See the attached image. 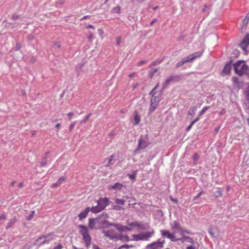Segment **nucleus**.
<instances>
[{"label": "nucleus", "mask_w": 249, "mask_h": 249, "mask_svg": "<svg viewBox=\"0 0 249 249\" xmlns=\"http://www.w3.org/2000/svg\"><path fill=\"white\" fill-rule=\"evenodd\" d=\"M233 69L236 74L241 76L246 75L249 77V67L244 61H238L233 64Z\"/></svg>", "instance_id": "f257e3e1"}, {"label": "nucleus", "mask_w": 249, "mask_h": 249, "mask_svg": "<svg viewBox=\"0 0 249 249\" xmlns=\"http://www.w3.org/2000/svg\"><path fill=\"white\" fill-rule=\"evenodd\" d=\"M149 95L152 96L150 100V106L148 109V113L150 114L157 108L160 101V94L157 95L156 92L151 91Z\"/></svg>", "instance_id": "f03ea898"}, {"label": "nucleus", "mask_w": 249, "mask_h": 249, "mask_svg": "<svg viewBox=\"0 0 249 249\" xmlns=\"http://www.w3.org/2000/svg\"><path fill=\"white\" fill-rule=\"evenodd\" d=\"M109 204V199L107 197L100 198L97 201L96 206L92 207L91 211L93 213H98L103 211Z\"/></svg>", "instance_id": "7ed1b4c3"}, {"label": "nucleus", "mask_w": 249, "mask_h": 249, "mask_svg": "<svg viewBox=\"0 0 249 249\" xmlns=\"http://www.w3.org/2000/svg\"><path fill=\"white\" fill-rule=\"evenodd\" d=\"M80 233L83 236L86 246L88 247L91 244V238L89 235V228L84 225L79 226Z\"/></svg>", "instance_id": "20e7f679"}, {"label": "nucleus", "mask_w": 249, "mask_h": 249, "mask_svg": "<svg viewBox=\"0 0 249 249\" xmlns=\"http://www.w3.org/2000/svg\"><path fill=\"white\" fill-rule=\"evenodd\" d=\"M149 144V137L147 135H141L139 140L138 144L134 152L137 153L142 149L146 148Z\"/></svg>", "instance_id": "39448f33"}, {"label": "nucleus", "mask_w": 249, "mask_h": 249, "mask_svg": "<svg viewBox=\"0 0 249 249\" xmlns=\"http://www.w3.org/2000/svg\"><path fill=\"white\" fill-rule=\"evenodd\" d=\"M154 233V231L141 232L137 234H133V240L134 241H148Z\"/></svg>", "instance_id": "423d86ee"}, {"label": "nucleus", "mask_w": 249, "mask_h": 249, "mask_svg": "<svg viewBox=\"0 0 249 249\" xmlns=\"http://www.w3.org/2000/svg\"><path fill=\"white\" fill-rule=\"evenodd\" d=\"M202 53L200 52L195 53L188 56L183 58L181 60L178 61L177 64V67L179 68L185 63L193 61L197 58H199L202 55Z\"/></svg>", "instance_id": "0eeeda50"}, {"label": "nucleus", "mask_w": 249, "mask_h": 249, "mask_svg": "<svg viewBox=\"0 0 249 249\" xmlns=\"http://www.w3.org/2000/svg\"><path fill=\"white\" fill-rule=\"evenodd\" d=\"M165 241L161 238L146 245L145 249H161L163 247Z\"/></svg>", "instance_id": "6e6552de"}, {"label": "nucleus", "mask_w": 249, "mask_h": 249, "mask_svg": "<svg viewBox=\"0 0 249 249\" xmlns=\"http://www.w3.org/2000/svg\"><path fill=\"white\" fill-rule=\"evenodd\" d=\"M52 236V234H50L40 237L36 239V243L39 245L49 243L53 239Z\"/></svg>", "instance_id": "1a4fd4ad"}, {"label": "nucleus", "mask_w": 249, "mask_h": 249, "mask_svg": "<svg viewBox=\"0 0 249 249\" xmlns=\"http://www.w3.org/2000/svg\"><path fill=\"white\" fill-rule=\"evenodd\" d=\"M160 232L162 237H166L172 242H176L179 240V239L176 238L173 233H171L169 231L162 230H160Z\"/></svg>", "instance_id": "9d476101"}, {"label": "nucleus", "mask_w": 249, "mask_h": 249, "mask_svg": "<svg viewBox=\"0 0 249 249\" xmlns=\"http://www.w3.org/2000/svg\"><path fill=\"white\" fill-rule=\"evenodd\" d=\"M249 45V33H247L242 41L240 42L239 46L240 48L244 51H246Z\"/></svg>", "instance_id": "9b49d317"}, {"label": "nucleus", "mask_w": 249, "mask_h": 249, "mask_svg": "<svg viewBox=\"0 0 249 249\" xmlns=\"http://www.w3.org/2000/svg\"><path fill=\"white\" fill-rule=\"evenodd\" d=\"M103 233L106 236L109 237L110 239L115 240L118 239V235L114 230L111 229L104 231Z\"/></svg>", "instance_id": "f8f14e48"}, {"label": "nucleus", "mask_w": 249, "mask_h": 249, "mask_svg": "<svg viewBox=\"0 0 249 249\" xmlns=\"http://www.w3.org/2000/svg\"><path fill=\"white\" fill-rule=\"evenodd\" d=\"M105 215L107 216V214L105 213ZM104 217V214H102V216L98 217V219L100 220L99 221L101 222H99V223H100L102 228H105L109 226H111V224H112V223H110L108 221L106 220Z\"/></svg>", "instance_id": "ddd939ff"}, {"label": "nucleus", "mask_w": 249, "mask_h": 249, "mask_svg": "<svg viewBox=\"0 0 249 249\" xmlns=\"http://www.w3.org/2000/svg\"><path fill=\"white\" fill-rule=\"evenodd\" d=\"M231 62H229L225 65L224 69L222 71V75H224L229 74L231 72Z\"/></svg>", "instance_id": "4468645a"}, {"label": "nucleus", "mask_w": 249, "mask_h": 249, "mask_svg": "<svg viewBox=\"0 0 249 249\" xmlns=\"http://www.w3.org/2000/svg\"><path fill=\"white\" fill-rule=\"evenodd\" d=\"M171 228L173 230L180 232L181 233L183 232V231L180 227L179 223L176 221H174L173 224L171 225Z\"/></svg>", "instance_id": "2eb2a0df"}, {"label": "nucleus", "mask_w": 249, "mask_h": 249, "mask_svg": "<svg viewBox=\"0 0 249 249\" xmlns=\"http://www.w3.org/2000/svg\"><path fill=\"white\" fill-rule=\"evenodd\" d=\"M90 209L91 208L88 207L87 208H86V209H85V210H84L83 212H81L78 214V216L79 218V220H82V219L85 218L87 217L89 211L90 210L91 211Z\"/></svg>", "instance_id": "dca6fc26"}, {"label": "nucleus", "mask_w": 249, "mask_h": 249, "mask_svg": "<svg viewBox=\"0 0 249 249\" xmlns=\"http://www.w3.org/2000/svg\"><path fill=\"white\" fill-rule=\"evenodd\" d=\"M232 81L233 86L235 89H240L241 88V84L238 81V79L237 77H232Z\"/></svg>", "instance_id": "f3484780"}, {"label": "nucleus", "mask_w": 249, "mask_h": 249, "mask_svg": "<svg viewBox=\"0 0 249 249\" xmlns=\"http://www.w3.org/2000/svg\"><path fill=\"white\" fill-rule=\"evenodd\" d=\"M107 163H106L105 166L107 167H109L110 166L112 165L115 162V160L114 159V156L111 155L110 156L108 159H107Z\"/></svg>", "instance_id": "a211bd4d"}, {"label": "nucleus", "mask_w": 249, "mask_h": 249, "mask_svg": "<svg viewBox=\"0 0 249 249\" xmlns=\"http://www.w3.org/2000/svg\"><path fill=\"white\" fill-rule=\"evenodd\" d=\"M111 226L115 227L119 231H126V226H123L120 224L112 223Z\"/></svg>", "instance_id": "6ab92c4d"}, {"label": "nucleus", "mask_w": 249, "mask_h": 249, "mask_svg": "<svg viewBox=\"0 0 249 249\" xmlns=\"http://www.w3.org/2000/svg\"><path fill=\"white\" fill-rule=\"evenodd\" d=\"M97 223L95 219L90 218L89 222V227L90 230H94L96 229L95 224Z\"/></svg>", "instance_id": "aec40b11"}, {"label": "nucleus", "mask_w": 249, "mask_h": 249, "mask_svg": "<svg viewBox=\"0 0 249 249\" xmlns=\"http://www.w3.org/2000/svg\"><path fill=\"white\" fill-rule=\"evenodd\" d=\"M123 187V185L120 183H115L114 185L109 187V189L112 190H121Z\"/></svg>", "instance_id": "412c9836"}, {"label": "nucleus", "mask_w": 249, "mask_h": 249, "mask_svg": "<svg viewBox=\"0 0 249 249\" xmlns=\"http://www.w3.org/2000/svg\"><path fill=\"white\" fill-rule=\"evenodd\" d=\"M16 221L17 219L15 217L11 218V219L9 220V222H8L6 228L7 229L10 228H11L13 226V225H14L15 224Z\"/></svg>", "instance_id": "4be33fe9"}, {"label": "nucleus", "mask_w": 249, "mask_h": 249, "mask_svg": "<svg viewBox=\"0 0 249 249\" xmlns=\"http://www.w3.org/2000/svg\"><path fill=\"white\" fill-rule=\"evenodd\" d=\"M218 231L216 228H210L208 230L209 233L212 237H215L216 235H215V233Z\"/></svg>", "instance_id": "5701e85b"}, {"label": "nucleus", "mask_w": 249, "mask_h": 249, "mask_svg": "<svg viewBox=\"0 0 249 249\" xmlns=\"http://www.w3.org/2000/svg\"><path fill=\"white\" fill-rule=\"evenodd\" d=\"M196 110V107H191L190 108L189 110L188 111V112L187 114L188 117H189V116H190L191 117H193L195 115Z\"/></svg>", "instance_id": "b1692460"}, {"label": "nucleus", "mask_w": 249, "mask_h": 249, "mask_svg": "<svg viewBox=\"0 0 249 249\" xmlns=\"http://www.w3.org/2000/svg\"><path fill=\"white\" fill-rule=\"evenodd\" d=\"M137 174V171H133L131 174H127V176L131 180H135L136 178V175Z\"/></svg>", "instance_id": "393cba45"}, {"label": "nucleus", "mask_w": 249, "mask_h": 249, "mask_svg": "<svg viewBox=\"0 0 249 249\" xmlns=\"http://www.w3.org/2000/svg\"><path fill=\"white\" fill-rule=\"evenodd\" d=\"M65 180V178L61 177L59 178L57 181L55 183H53L52 186L53 187H56L61 184Z\"/></svg>", "instance_id": "a878e982"}, {"label": "nucleus", "mask_w": 249, "mask_h": 249, "mask_svg": "<svg viewBox=\"0 0 249 249\" xmlns=\"http://www.w3.org/2000/svg\"><path fill=\"white\" fill-rule=\"evenodd\" d=\"M134 122L133 123L134 125H136L139 124L140 122V116L138 115V114L137 113L134 115Z\"/></svg>", "instance_id": "bb28decb"}, {"label": "nucleus", "mask_w": 249, "mask_h": 249, "mask_svg": "<svg viewBox=\"0 0 249 249\" xmlns=\"http://www.w3.org/2000/svg\"><path fill=\"white\" fill-rule=\"evenodd\" d=\"M183 241H185L191 243L192 244L194 243V240H193V239L189 236L184 235L183 236Z\"/></svg>", "instance_id": "cd10ccee"}, {"label": "nucleus", "mask_w": 249, "mask_h": 249, "mask_svg": "<svg viewBox=\"0 0 249 249\" xmlns=\"http://www.w3.org/2000/svg\"><path fill=\"white\" fill-rule=\"evenodd\" d=\"M125 200L124 199L116 198L115 200V202L116 203L121 205H124L125 203Z\"/></svg>", "instance_id": "c85d7f7f"}, {"label": "nucleus", "mask_w": 249, "mask_h": 249, "mask_svg": "<svg viewBox=\"0 0 249 249\" xmlns=\"http://www.w3.org/2000/svg\"><path fill=\"white\" fill-rule=\"evenodd\" d=\"M249 21V20L247 18H245L243 20V24H242V27H241V29L242 30H243L244 29L246 28L247 25L248 24Z\"/></svg>", "instance_id": "c756f323"}, {"label": "nucleus", "mask_w": 249, "mask_h": 249, "mask_svg": "<svg viewBox=\"0 0 249 249\" xmlns=\"http://www.w3.org/2000/svg\"><path fill=\"white\" fill-rule=\"evenodd\" d=\"M193 159L194 160V164H196L199 159V155L197 153H195L193 155Z\"/></svg>", "instance_id": "7c9ffc66"}, {"label": "nucleus", "mask_w": 249, "mask_h": 249, "mask_svg": "<svg viewBox=\"0 0 249 249\" xmlns=\"http://www.w3.org/2000/svg\"><path fill=\"white\" fill-rule=\"evenodd\" d=\"M213 196L215 197H218L222 196V191L220 189H218L213 193Z\"/></svg>", "instance_id": "2f4dec72"}, {"label": "nucleus", "mask_w": 249, "mask_h": 249, "mask_svg": "<svg viewBox=\"0 0 249 249\" xmlns=\"http://www.w3.org/2000/svg\"><path fill=\"white\" fill-rule=\"evenodd\" d=\"M209 107H204L202 108V109L200 111H199L198 114L199 116H201L202 115H203L206 112V111L209 108Z\"/></svg>", "instance_id": "473e14b6"}, {"label": "nucleus", "mask_w": 249, "mask_h": 249, "mask_svg": "<svg viewBox=\"0 0 249 249\" xmlns=\"http://www.w3.org/2000/svg\"><path fill=\"white\" fill-rule=\"evenodd\" d=\"M121 10V7L120 6H116L114 7L112 9V12L113 13H120Z\"/></svg>", "instance_id": "72a5a7b5"}, {"label": "nucleus", "mask_w": 249, "mask_h": 249, "mask_svg": "<svg viewBox=\"0 0 249 249\" xmlns=\"http://www.w3.org/2000/svg\"><path fill=\"white\" fill-rule=\"evenodd\" d=\"M133 245H124L119 247L120 249H130V248H133Z\"/></svg>", "instance_id": "f704fd0d"}, {"label": "nucleus", "mask_w": 249, "mask_h": 249, "mask_svg": "<svg viewBox=\"0 0 249 249\" xmlns=\"http://www.w3.org/2000/svg\"><path fill=\"white\" fill-rule=\"evenodd\" d=\"M53 47L55 50H57L60 48V44L59 42H55L53 43Z\"/></svg>", "instance_id": "c9c22d12"}, {"label": "nucleus", "mask_w": 249, "mask_h": 249, "mask_svg": "<svg viewBox=\"0 0 249 249\" xmlns=\"http://www.w3.org/2000/svg\"><path fill=\"white\" fill-rule=\"evenodd\" d=\"M157 71H158L157 69H154L151 70L149 73V77H152L154 76V75L155 74V73L157 72Z\"/></svg>", "instance_id": "e433bc0d"}, {"label": "nucleus", "mask_w": 249, "mask_h": 249, "mask_svg": "<svg viewBox=\"0 0 249 249\" xmlns=\"http://www.w3.org/2000/svg\"><path fill=\"white\" fill-rule=\"evenodd\" d=\"M90 116V114H89L87 115L86 116L85 119L83 120H81L80 121L81 124H84L86 123V122L89 119Z\"/></svg>", "instance_id": "4c0bfd02"}, {"label": "nucleus", "mask_w": 249, "mask_h": 249, "mask_svg": "<svg viewBox=\"0 0 249 249\" xmlns=\"http://www.w3.org/2000/svg\"><path fill=\"white\" fill-rule=\"evenodd\" d=\"M99 220L98 219V217L95 218V221H96V222H97V223L95 224V226L96 227L95 229H99L102 228L100 225V223H99V222H100Z\"/></svg>", "instance_id": "58836bf2"}, {"label": "nucleus", "mask_w": 249, "mask_h": 249, "mask_svg": "<svg viewBox=\"0 0 249 249\" xmlns=\"http://www.w3.org/2000/svg\"><path fill=\"white\" fill-rule=\"evenodd\" d=\"M170 83V82L167 79L162 84V90L164 89Z\"/></svg>", "instance_id": "ea45409f"}, {"label": "nucleus", "mask_w": 249, "mask_h": 249, "mask_svg": "<svg viewBox=\"0 0 249 249\" xmlns=\"http://www.w3.org/2000/svg\"><path fill=\"white\" fill-rule=\"evenodd\" d=\"M170 83V82L167 79L162 84V90L164 89Z\"/></svg>", "instance_id": "a19ab883"}, {"label": "nucleus", "mask_w": 249, "mask_h": 249, "mask_svg": "<svg viewBox=\"0 0 249 249\" xmlns=\"http://www.w3.org/2000/svg\"><path fill=\"white\" fill-rule=\"evenodd\" d=\"M34 214H35V211H32L31 214L27 216V219L28 220H31L33 218Z\"/></svg>", "instance_id": "79ce46f5"}, {"label": "nucleus", "mask_w": 249, "mask_h": 249, "mask_svg": "<svg viewBox=\"0 0 249 249\" xmlns=\"http://www.w3.org/2000/svg\"><path fill=\"white\" fill-rule=\"evenodd\" d=\"M204 192L202 190L200 192H199L196 196H195L194 197V200H196L197 198H198L202 194H204Z\"/></svg>", "instance_id": "37998d69"}, {"label": "nucleus", "mask_w": 249, "mask_h": 249, "mask_svg": "<svg viewBox=\"0 0 249 249\" xmlns=\"http://www.w3.org/2000/svg\"><path fill=\"white\" fill-rule=\"evenodd\" d=\"M129 225L131 227H139L140 225L137 222H131L129 224Z\"/></svg>", "instance_id": "c03bdc74"}, {"label": "nucleus", "mask_w": 249, "mask_h": 249, "mask_svg": "<svg viewBox=\"0 0 249 249\" xmlns=\"http://www.w3.org/2000/svg\"><path fill=\"white\" fill-rule=\"evenodd\" d=\"M76 122L74 121L72 123H71V124L70 125V130L71 131L74 127V125L76 124Z\"/></svg>", "instance_id": "a18cd8bd"}, {"label": "nucleus", "mask_w": 249, "mask_h": 249, "mask_svg": "<svg viewBox=\"0 0 249 249\" xmlns=\"http://www.w3.org/2000/svg\"><path fill=\"white\" fill-rule=\"evenodd\" d=\"M121 40V37L120 36H119V37H118L116 38V44H117V45L119 46L120 45Z\"/></svg>", "instance_id": "49530a36"}, {"label": "nucleus", "mask_w": 249, "mask_h": 249, "mask_svg": "<svg viewBox=\"0 0 249 249\" xmlns=\"http://www.w3.org/2000/svg\"><path fill=\"white\" fill-rule=\"evenodd\" d=\"M12 18L14 20H15L19 19L20 18V16L19 15H13Z\"/></svg>", "instance_id": "de8ad7c7"}, {"label": "nucleus", "mask_w": 249, "mask_h": 249, "mask_svg": "<svg viewBox=\"0 0 249 249\" xmlns=\"http://www.w3.org/2000/svg\"><path fill=\"white\" fill-rule=\"evenodd\" d=\"M193 125H194V124L192 122H191V124H190V125L186 128V131H189L191 129V128L192 127V126Z\"/></svg>", "instance_id": "09e8293b"}, {"label": "nucleus", "mask_w": 249, "mask_h": 249, "mask_svg": "<svg viewBox=\"0 0 249 249\" xmlns=\"http://www.w3.org/2000/svg\"><path fill=\"white\" fill-rule=\"evenodd\" d=\"M167 80H169V82H171L172 81H174L175 79V77L174 76H171L167 78Z\"/></svg>", "instance_id": "8fccbe9b"}, {"label": "nucleus", "mask_w": 249, "mask_h": 249, "mask_svg": "<svg viewBox=\"0 0 249 249\" xmlns=\"http://www.w3.org/2000/svg\"><path fill=\"white\" fill-rule=\"evenodd\" d=\"M220 129V125L217 126V127H215L214 130V132L215 134H216L218 132V131Z\"/></svg>", "instance_id": "3c124183"}, {"label": "nucleus", "mask_w": 249, "mask_h": 249, "mask_svg": "<svg viewBox=\"0 0 249 249\" xmlns=\"http://www.w3.org/2000/svg\"><path fill=\"white\" fill-rule=\"evenodd\" d=\"M16 50H19L21 48V44L19 43H17L16 46Z\"/></svg>", "instance_id": "603ef678"}, {"label": "nucleus", "mask_w": 249, "mask_h": 249, "mask_svg": "<svg viewBox=\"0 0 249 249\" xmlns=\"http://www.w3.org/2000/svg\"><path fill=\"white\" fill-rule=\"evenodd\" d=\"M146 62L147 61L145 60H142L138 62V65L140 66V65H143V64L146 63Z\"/></svg>", "instance_id": "864d4df0"}, {"label": "nucleus", "mask_w": 249, "mask_h": 249, "mask_svg": "<svg viewBox=\"0 0 249 249\" xmlns=\"http://www.w3.org/2000/svg\"><path fill=\"white\" fill-rule=\"evenodd\" d=\"M200 117V116H199V115H198L197 118L196 119H195L194 120H193L192 122L194 124L195 123H196V122H197V121H198L199 120Z\"/></svg>", "instance_id": "5fc2aeb1"}, {"label": "nucleus", "mask_w": 249, "mask_h": 249, "mask_svg": "<svg viewBox=\"0 0 249 249\" xmlns=\"http://www.w3.org/2000/svg\"><path fill=\"white\" fill-rule=\"evenodd\" d=\"M34 37V36L32 34L29 35L27 36L28 39L30 40H33Z\"/></svg>", "instance_id": "6e6d98bb"}, {"label": "nucleus", "mask_w": 249, "mask_h": 249, "mask_svg": "<svg viewBox=\"0 0 249 249\" xmlns=\"http://www.w3.org/2000/svg\"><path fill=\"white\" fill-rule=\"evenodd\" d=\"M62 248V245L61 244H59L53 249H61Z\"/></svg>", "instance_id": "4d7b16f0"}, {"label": "nucleus", "mask_w": 249, "mask_h": 249, "mask_svg": "<svg viewBox=\"0 0 249 249\" xmlns=\"http://www.w3.org/2000/svg\"><path fill=\"white\" fill-rule=\"evenodd\" d=\"M73 115V113L71 112H69L68 114V116H69V119L70 120H71V118H72V115Z\"/></svg>", "instance_id": "13d9d810"}, {"label": "nucleus", "mask_w": 249, "mask_h": 249, "mask_svg": "<svg viewBox=\"0 0 249 249\" xmlns=\"http://www.w3.org/2000/svg\"><path fill=\"white\" fill-rule=\"evenodd\" d=\"M6 218V215L5 214H2L0 216V220H4Z\"/></svg>", "instance_id": "bf43d9fd"}, {"label": "nucleus", "mask_w": 249, "mask_h": 249, "mask_svg": "<svg viewBox=\"0 0 249 249\" xmlns=\"http://www.w3.org/2000/svg\"><path fill=\"white\" fill-rule=\"evenodd\" d=\"M245 94L246 95L247 100H248L249 101V93L245 92Z\"/></svg>", "instance_id": "052dcab7"}, {"label": "nucleus", "mask_w": 249, "mask_h": 249, "mask_svg": "<svg viewBox=\"0 0 249 249\" xmlns=\"http://www.w3.org/2000/svg\"><path fill=\"white\" fill-rule=\"evenodd\" d=\"M114 209L116 210H121V207L119 206H118V205H116L114 206Z\"/></svg>", "instance_id": "680f3d73"}, {"label": "nucleus", "mask_w": 249, "mask_h": 249, "mask_svg": "<svg viewBox=\"0 0 249 249\" xmlns=\"http://www.w3.org/2000/svg\"><path fill=\"white\" fill-rule=\"evenodd\" d=\"M159 84H160V83H158L151 91H153L154 92H155V90L158 88V87L159 86Z\"/></svg>", "instance_id": "e2e57ef3"}, {"label": "nucleus", "mask_w": 249, "mask_h": 249, "mask_svg": "<svg viewBox=\"0 0 249 249\" xmlns=\"http://www.w3.org/2000/svg\"><path fill=\"white\" fill-rule=\"evenodd\" d=\"M186 249H195V247L194 246L191 245L186 248Z\"/></svg>", "instance_id": "0e129e2a"}, {"label": "nucleus", "mask_w": 249, "mask_h": 249, "mask_svg": "<svg viewBox=\"0 0 249 249\" xmlns=\"http://www.w3.org/2000/svg\"><path fill=\"white\" fill-rule=\"evenodd\" d=\"M93 249H100L98 246H97V245H93Z\"/></svg>", "instance_id": "69168bd1"}, {"label": "nucleus", "mask_w": 249, "mask_h": 249, "mask_svg": "<svg viewBox=\"0 0 249 249\" xmlns=\"http://www.w3.org/2000/svg\"><path fill=\"white\" fill-rule=\"evenodd\" d=\"M157 21V19L156 18H155L154 19H153L150 23V24L151 25H153L156 21Z\"/></svg>", "instance_id": "338daca9"}, {"label": "nucleus", "mask_w": 249, "mask_h": 249, "mask_svg": "<svg viewBox=\"0 0 249 249\" xmlns=\"http://www.w3.org/2000/svg\"><path fill=\"white\" fill-rule=\"evenodd\" d=\"M245 92L249 93V84L248 85V87L247 88V89H246Z\"/></svg>", "instance_id": "774afa93"}]
</instances>
